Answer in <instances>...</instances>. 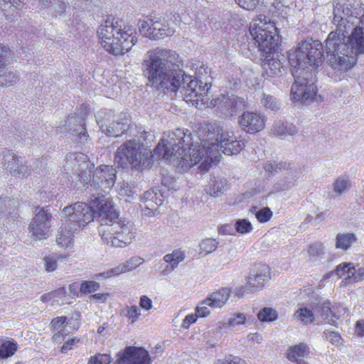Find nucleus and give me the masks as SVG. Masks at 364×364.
<instances>
[{
	"instance_id": "f257e3e1",
	"label": "nucleus",
	"mask_w": 364,
	"mask_h": 364,
	"mask_svg": "<svg viewBox=\"0 0 364 364\" xmlns=\"http://www.w3.org/2000/svg\"><path fill=\"white\" fill-rule=\"evenodd\" d=\"M323 62V45L318 41L306 39L289 50V63L295 80L290 95L293 102H305L314 98L316 68Z\"/></svg>"
},
{
	"instance_id": "f03ea898",
	"label": "nucleus",
	"mask_w": 364,
	"mask_h": 364,
	"mask_svg": "<svg viewBox=\"0 0 364 364\" xmlns=\"http://www.w3.org/2000/svg\"><path fill=\"white\" fill-rule=\"evenodd\" d=\"M188 132V130L176 129L165 134L155 149L156 154L162 155L183 171L201 161L200 171H207L214 161L213 158L206 153L207 146L203 148L200 136L199 141H193L191 134Z\"/></svg>"
},
{
	"instance_id": "7ed1b4c3",
	"label": "nucleus",
	"mask_w": 364,
	"mask_h": 364,
	"mask_svg": "<svg viewBox=\"0 0 364 364\" xmlns=\"http://www.w3.org/2000/svg\"><path fill=\"white\" fill-rule=\"evenodd\" d=\"M178 60V55L168 49L156 48L146 53L142 65L152 86L171 92L178 90L187 75L179 68Z\"/></svg>"
},
{
	"instance_id": "20e7f679",
	"label": "nucleus",
	"mask_w": 364,
	"mask_h": 364,
	"mask_svg": "<svg viewBox=\"0 0 364 364\" xmlns=\"http://www.w3.org/2000/svg\"><path fill=\"white\" fill-rule=\"evenodd\" d=\"M97 208V218L101 225L102 240L110 247H125L134 240L136 232L134 225L125 220H119V213L114 209L113 201L105 196H98L92 201Z\"/></svg>"
},
{
	"instance_id": "39448f33",
	"label": "nucleus",
	"mask_w": 364,
	"mask_h": 364,
	"mask_svg": "<svg viewBox=\"0 0 364 364\" xmlns=\"http://www.w3.org/2000/svg\"><path fill=\"white\" fill-rule=\"evenodd\" d=\"M344 34L331 31L326 41L329 61L333 70L346 71L357 61V55L364 54V29L360 24Z\"/></svg>"
},
{
	"instance_id": "423d86ee",
	"label": "nucleus",
	"mask_w": 364,
	"mask_h": 364,
	"mask_svg": "<svg viewBox=\"0 0 364 364\" xmlns=\"http://www.w3.org/2000/svg\"><path fill=\"white\" fill-rule=\"evenodd\" d=\"M97 36L101 46L114 55L129 52L137 42L135 28L116 18H108L102 23Z\"/></svg>"
},
{
	"instance_id": "0eeeda50",
	"label": "nucleus",
	"mask_w": 364,
	"mask_h": 364,
	"mask_svg": "<svg viewBox=\"0 0 364 364\" xmlns=\"http://www.w3.org/2000/svg\"><path fill=\"white\" fill-rule=\"evenodd\" d=\"M201 144L207 146L206 153L216 159L220 150L226 155L237 154L244 148L245 143L237 139L235 133L217 124H208L200 134Z\"/></svg>"
},
{
	"instance_id": "6e6552de",
	"label": "nucleus",
	"mask_w": 364,
	"mask_h": 364,
	"mask_svg": "<svg viewBox=\"0 0 364 364\" xmlns=\"http://www.w3.org/2000/svg\"><path fill=\"white\" fill-rule=\"evenodd\" d=\"M151 152L139 140L130 139L119 146L114 161L122 168L142 169L148 165Z\"/></svg>"
},
{
	"instance_id": "1a4fd4ad",
	"label": "nucleus",
	"mask_w": 364,
	"mask_h": 364,
	"mask_svg": "<svg viewBox=\"0 0 364 364\" xmlns=\"http://www.w3.org/2000/svg\"><path fill=\"white\" fill-rule=\"evenodd\" d=\"M249 30L259 51L269 52L277 45L279 38L277 28L274 22L266 16L259 15L254 18Z\"/></svg>"
},
{
	"instance_id": "9d476101",
	"label": "nucleus",
	"mask_w": 364,
	"mask_h": 364,
	"mask_svg": "<svg viewBox=\"0 0 364 364\" xmlns=\"http://www.w3.org/2000/svg\"><path fill=\"white\" fill-rule=\"evenodd\" d=\"M364 22V6L357 4L352 7L349 4L337 3L333 8V23L337 33L344 34Z\"/></svg>"
},
{
	"instance_id": "9b49d317",
	"label": "nucleus",
	"mask_w": 364,
	"mask_h": 364,
	"mask_svg": "<svg viewBox=\"0 0 364 364\" xmlns=\"http://www.w3.org/2000/svg\"><path fill=\"white\" fill-rule=\"evenodd\" d=\"M98 196H104L102 193L93 194L90 200V205L83 202H76L63 210L65 215L64 220L71 223L74 229H80L92 222L95 214L97 215V208L92 204V200Z\"/></svg>"
},
{
	"instance_id": "f8f14e48",
	"label": "nucleus",
	"mask_w": 364,
	"mask_h": 364,
	"mask_svg": "<svg viewBox=\"0 0 364 364\" xmlns=\"http://www.w3.org/2000/svg\"><path fill=\"white\" fill-rule=\"evenodd\" d=\"M183 84H186L183 87V100L189 105L199 107L202 105L208 107L210 99L208 97L209 90L211 88V84L209 82H203L201 80L193 79L192 76L186 75L183 78Z\"/></svg>"
},
{
	"instance_id": "ddd939ff",
	"label": "nucleus",
	"mask_w": 364,
	"mask_h": 364,
	"mask_svg": "<svg viewBox=\"0 0 364 364\" xmlns=\"http://www.w3.org/2000/svg\"><path fill=\"white\" fill-rule=\"evenodd\" d=\"M264 168L270 173H283L284 174V178L274 186L277 191H287L293 187L301 173L299 166L287 161L267 163Z\"/></svg>"
},
{
	"instance_id": "4468645a",
	"label": "nucleus",
	"mask_w": 364,
	"mask_h": 364,
	"mask_svg": "<svg viewBox=\"0 0 364 364\" xmlns=\"http://www.w3.org/2000/svg\"><path fill=\"white\" fill-rule=\"evenodd\" d=\"M246 107L245 100L234 94H220L208 102V107H215L226 117L235 115L239 110Z\"/></svg>"
},
{
	"instance_id": "2eb2a0df",
	"label": "nucleus",
	"mask_w": 364,
	"mask_h": 364,
	"mask_svg": "<svg viewBox=\"0 0 364 364\" xmlns=\"http://www.w3.org/2000/svg\"><path fill=\"white\" fill-rule=\"evenodd\" d=\"M52 215L48 210L41 209L33 218L28 225V231L37 240H45L51 234Z\"/></svg>"
},
{
	"instance_id": "dca6fc26",
	"label": "nucleus",
	"mask_w": 364,
	"mask_h": 364,
	"mask_svg": "<svg viewBox=\"0 0 364 364\" xmlns=\"http://www.w3.org/2000/svg\"><path fill=\"white\" fill-rule=\"evenodd\" d=\"M97 122L103 133L109 136L117 137L127 129L129 120L125 114L119 116L108 114L104 119Z\"/></svg>"
},
{
	"instance_id": "f3484780",
	"label": "nucleus",
	"mask_w": 364,
	"mask_h": 364,
	"mask_svg": "<svg viewBox=\"0 0 364 364\" xmlns=\"http://www.w3.org/2000/svg\"><path fill=\"white\" fill-rule=\"evenodd\" d=\"M114 364H151L149 352L144 348L127 346L119 351Z\"/></svg>"
},
{
	"instance_id": "a211bd4d",
	"label": "nucleus",
	"mask_w": 364,
	"mask_h": 364,
	"mask_svg": "<svg viewBox=\"0 0 364 364\" xmlns=\"http://www.w3.org/2000/svg\"><path fill=\"white\" fill-rule=\"evenodd\" d=\"M11 57V50L0 44V86L12 87L19 80V73L17 70L6 65L9 63V58Z\"/></svg>"
},
{
	"instance_id": "6ab92c4d",
	"label": "nucleus",
	"mask_w": 364,
	"mask_h": 364,
	"mask_svg": "<svg viewBox=\"0 0 364 364\" xmlns=\"http://www.w3.org/2000/svg\"><path fill=\"white\" fill-rule=\"evenodd\" d=\"M115 180V169L111 166L102 165L94 171L90 186L107 192L114 185Z\"/></svg>"
},
{
	"instance_id": "aec40b11",
	"label": "nucleus",
	"mask_w": 364,
	"mask_h": 364,
	"mask_svg": "<svg viewBox=\"0 0 364 364\" xmlns=\"http://www.w3.org/2000/svg\"><path fill=\"white\" fill-rule=\"evenodd\" d=\"M238 124L246 133L254 134L265 127L266 117L259 112L246 111L238 117Z\"/></svg>"
},
{
	"instance_id": "412c9836",
	"label": "nucleus",
	"mask_w": 364,
	"mask_h": 364,
	"mask_svg": "<svg viewBox=\"0 0 364 364\" xmlns=\"http://www.w3.org/2000/svg\"><path fill=\"white\" fill-rule=\"evenodd\" d=\"M274 51L275 48L269 52L259 51L260 56L263 58V68L268 77L281 76L285 70L279 58L280 55Z\"/></svg>"
},
{
	"instance_id": "4be33fe9",
	"label": "nucleus",
	"mask_w": 364,
	"mask_h": 364,
	"mask_svg": "<svg viewBox=\"0 0 364 364\" xmlns=\"http://www.w3.org/2000/svg\"><path fill=\"white\" fill-rule=\"evenodd\" d=\"M143 259L141 257H132L127 260L126 262L121 263L115 267L111 268L102 273L95 274V278L100 279L102 278L108 279L113 277H117L121 274L131 272L135 269L141 264H142Z\"/></svg>"
},
{
	"instance_id": "5701e85b",
	"label": "nucleus",
	"mask_w": 364,
	"mask_h": 364,
	"mask_svg": "<svg viewBox=\"0 0 364 364\" xmlns=\"http://www.w3.org/2000/svg\"><path fill=\"white\" fill-rule=\"evenodd\" d=\"M311 350L304 343H299L289 348L287 351V358L296 364H309L305 359L309 357Z\"/></svg>"
},
{
	"instance_id": "b1692460",
	"label": "nucleus",
	"mask_w": 364,
	"mask_h": 364,
	"mask_svg": "<svg viewBox=\"0 0 364 364\" xmlns=\"http://www.w3.org/2000/svg\"><path fill=\"white\" fill-rule=\"evenodd\" d=\"M247 322V315L242 312H233L225 319L218 323L220 331H229L234 330L239 326H245Z\"/></svg>"
},
{
	"instance_id": "393cba45",
	"label": "nucleus",
	"mask_w": 364,
	"mask_h": 364,
	"mask_svg": "<svg viewBox=\"0 0 364 364\" xmlns=\"http://www.w3.org/2000/svg\"><path fill=\"white\" fill-rule=\"evenodd\" d=\"M163 197L161 195L158 196L154 191H148L144 193L141 201L144 203V214L151 216L157 210L158 207L163 203Z\"/></svg>"
},
{
	"instance_id": "a878e982",
	"label": "nucleus",
	"mask_w": 364,
	"mask_h": 364,
	"mask_svg": "<svg viewBox=\"0 0 364 364\" xmlns=\"http://www.w3.org/2000/svg\"><path fill=\"white\" fill-rule=\"evenodd\" d=\"M269 269L266 264L259 265L255 274H252L248 278V287L252 288L255 291L262 289L264 283L269 279Z\"/></svg>"
},
{
	"instance_id": "bb28decb",
	"label": "nucleus",
	"mask_w": 364,
	"mask_h": 364,
	"mask_svg": "<svg viewBox=\"0 0 364 364\" xmlns=\"http://www.w3.org/2000/svg\"><path fill=\"white\" fill-rule=\"evenodd\" d=\"M83 119L81 118L77 120L75 117H71L66 122L65 128L60 127V132H70L73 136H76L80 142H83L87 140V134L85 132L84 124H82Z\"/></svg>"
},
{
	"instance_id": "cd10ccee",
	"label": "nucleus",
	"mask_w": 364,
	"mask_h": 364,
	"mask_svg": "<svg viewBox=\"0 0 364 364\" xmlns=\"http://www.w3.org/2000/svg\"><path fill=\"white\" fill-rule=\"evenodd\" d=\"M77 230V229L73 228L71 223L64 220L58 230L56 237L57 244L62 247H70L73 245L74 235Z\"/></svg>"
},
{
	"instance_id": "c85d7f7f",
	"label": "nucleus",
	"mask_w": 364,
	"mask_h": 364,
	"mask_svg": "<svg viewBox=\"0 0 364 364\" xmlns=\"http://www.w3.org/2000/svg\"><path fill=\"white\" fill-rule=\"evenodd\" d=\"M231 295V290L229 288H221L210 294L206 299L205 302L208 306L214 309H221L228 302Z\"/></svg>"
},
{
	"instance_id": "c756f323",
	"label": "nucleus",
	"mask_w": 364,
	"mask_h": 364,
	"mask_svg": "<svg viewBox=\"0 0 364 364\" xmlns=\"http://www.w3.org/2000/svg\"><path fill=\"white\" fill-rule=\"evenodd\" d=\"M55 18L63 16L68 8L65 2L61 0H38Z\"/></svg>"
},
{
	"instance_id": "7c9ffc66",
	"label": "nucleus",
	"mask_w": 364,
	"mask_h": 364,
	"mask_svg": "<svg viewBox=\"0 0 364 364\" xmlns=\"http://www.w3.org/2000/svg\"><path fill=\"white\" fill-rule=\"evenodd\" d=\"M154 38V40L162 39L167 36H171L175 33L173 23H168L164 20H156Z\"/></svg>"
},
{
	"instance_id": "2f4dec72",
	"label": "nucleus",
	"mask_w": 364,
	"mask_h": 364,
	"mask_svg": "<svg viewBox=\"0 0 364 364\" xmlns=\"http://www.w3.org/2000/svg\"><path fill=\"white\" fill-rule=\"evenodd\" d=\"M318 319L326 321L331 325L336 326V319L332 318L333 309L328 302H324L313 307Z\"/></svg>"
},
{
	"instance_id": "473e14b6",
	"label": "nucleus",
	"mask_w": 364,
	"mask_h": 364,
	"mask_svg": "<svg viewBox=\"0 0 364 364\" xmlns=\"http://www.w3.org/2000/svg\"><path fill=\"white\" fill-rule=\"evenodd\" d=\"M352 269L353 263H341L336 267L334 272H331L323 275V279L330 278L332 275L336 274L339 278H343L342 282H344L346 284H349L350 273H352Z\"/></svg>"
},
{
	"instance_id": "72a5a7b5",
	"label": "nucleus",
	"mask_w": 364,
	"mask_h": 364,
	"mask_svg": "<svg viewBox=\"0 0 364 364\" xmlns=\"http://www.w3.org/2000/svg\"><path fill=\"white\" fill-rule=\"evenodd\" d=\"M316 318L314 310L306 306L299 308L294 314V319L303 325L313 323Z\"/></svg>"
},
{
	"instance_id": "f704fd0d",
	"label": "nucleus",
	"mask_w": 364,
	"mask_h": 364,
	"mask_svg": "<svg viewBox=\"0 0 364 364\" xmlns=\"http://www.w3.org/2000/svg\"><path fill=\"white\" fill-rule=\"evenodd\" d=\"M272 131L275 135L286 136L295 134L297 132V129L292 124L277 121L274 122Z\"/></svg>"
},
{
	"instance_id": "c9c22d12",
	"label": "nucleus",
	"mask_w": 364,
	"mask_h": 364,
	"mask_svg": "<svg viewBox=\"0 0 364 364\" xmlns=\"http://www.w3.org/2000/svg\"><path fill=\"white\" fill-rule=\"evenodd\" d=\"M21 159L16 156L14 153L7 151L4 155V166L11 173H19Z\"/></svg>"
},
{
	"instance_id": "e433bc0d",
	"label": "nucleus",
	"mask_w": 364,
	"mask_h": 364,
	"mask_svg": "<svg viewBox=\"0 0 364 364\" xmlns=\"http://www.w3.org/2000/svg\"><path fill=\"white\" fill-rule=\"evenodd\" d=\"M68 258L67 255L52 253L46 256L43 259V264L46 271L50 272L55 271L58 267V262H63Z\"/></svg>"
},
{
	"instance_id": "4c0bfd02",
	"label": "nucleus",
	"mask_w": 364,
	"mask_h": 364,
	"mask_svg": "<svg viewBox=\"0 0 364 364\" xmlns=\"http://www.w3.org/2000/svg\"><path fill=\"white\" fill-rule=\"evenodd\" d=\"M356 240V237L353 233L338 234L336 236V248L343 250H348Z\"/></svg>"
},
{
	"instance_id": "58836bf2",
	"label": "nucleus",
	"mask_w": 364,
	"mask_h": 364,
	"mask_svg": "<svg viewBox=\"0 0 364 364\" xmlns=\"http://www.w3.org/2000/svg\"><path fill=\"white\" fill-rule=\"evenodd\" d=\"M156 20L149 19L148 21H141L139 24V31L144 37L148 38L151 40H154Z\"/></svg>"
},
{
	"instance_id": "ea45409f",
	"label": "nucleus",
	"mask_w": 364,
	"mask_h": 364,
	"mask_svg": "<svg viewBox=\"0 0 364 364\" xmlns=\"http://www.w3.org/2000/svg\"><path fill=\"white\" fill-rule=\"evenodd\" d=\"M350 187V181L346 176L338 177L333 183V191L338 196L346 193Z\"/></svg>"
},
{
	"instance_id": "a19ab883",
	"label": "nucleus",
	"mask_w": 364,
	"mask_h": 364,
	"mask_svg": "<svg viewBox=\"0 0 364 364\" xmlns=\"http://www.w3.org/2000/svg\"><path fill=\"white\" fill-rule=\"evenodd\" d=\"M185 258L184 252L181 250H173L171 253L164 257V260L171 266L172 269L176 268L178 264Z\"/></svg>"
},
{
	"instance_id": "79ce46f5",
	"label": "nucleus",
	"mask_w": 364,
	"mask_h": 364,
	"mask_svg": "<svg viewBox=\"0 0 364 364\" xmlns=\"http://www.w3.org/2000/svg\"><path fill=\"white\" fill-rule=\"evenodd\" d=\"M324 253V247L321 242L311 244L306 250V257L310 261L320 258Z\"/></svg>"
},
{
	"instance_id": "37998d69",
	"label": "nucleus",
	"mask_w": 364,
	"mask_h": 364,
	"mask_svg": "<svg viewBox=\"0 0 364 364\" xmlns=\"http://www.w3.org/2000/svg\"><path fill=\"white\" fill-rule=\"evenodd\" d=\"M257 318L262 322H272L278 318V314L272 308L264 307L259 311Z\"/></svg>"
},
{
	"instance_id": "c03bdc74",
	"label": "nucleus",
	"mask_w": 364,
	"mask_h": 364,
	"mask_svg": "<svg viewBox=\"0 0 364 364\" xmlns=\"http://www.w3.org/2000/svg\"><path fill=\"white\" fill-rule=\"evenodd\" d=\"M18 344L14 341H8L0 346V358L12 356L17 350Z\"/></svg>"
},
{
	"instance_id": "a18cd8bd",
	"label": "nucleus",
	"mask_w": 364,
	"mask_h": 364,
	"mask_svg": "<svg viewBox=\"0 0 364 364\" xmlns=\"http://www.w3.org/2000/svg\"><path fill=\"white\" fill-rule=\"evenodd\" d=\"M260 102L263 107L271 111H277L280 108L279 102L271 95L263 94Z\"/></svg>"
},
{
	"instance_id": "49530a36",
	"label": "nucleus",
	"mask_w": 364,
	"mask_h": 364,
	"mask_svg": "<svg viewBox=\"0 0 364 364\" xmlns=\"http://www.w3.org/2000/svg\"><path fill=\"white\" fill-rule=\"evenodd\" d=\"M123 313L131 323H135L141 316V310L136 305L126 306Z\"/></svg>"
},
{
	"instance_id": "de8ad7c7",
	"label": "nucleus",
	"mask_w": 364,
	"mask_h": 364,
	"mask_svg": "<svg viewBox=\"0 0 364 364\" xmlns=\"http://www.w3.org/2000/svg\"><path fill=\"white\" fill-rule=\"evenodd\" d=\"M55 305H61L65 304H70V298L68 296L66 290L64 287L57 289L52 291Z\"/></svg>"
},
{
	"instance_id": "09e8293b",
	"label": "nucleus",
	"mask_w": 364,
	"mask_h": 364,
	"mask_svg": "<svg viewBox=\"0 0 364 364\" xmlns=\"http://www.w3.org/2000/svg\"><path fill=\"white\" fill-rule=\"evenodd\" d=\"M235 228L236 232L244 235L252 231L253 227L250 221L246 219H238L235 221Z\"/></svg>"
},
{
	"instance_id": "8fccbe9b",
	"label": "nucleus",
	"mask_w": 364,
	"mask_h": 364,
	"mask_svg": "<svg viewBox=\"0 0 364 364\" xmlns=\"http://www.w3.org/2000/svg\"><path fill=\"white\" fill-rule=\"evenodd\" d=\"M112 361V358L109 354L97 353L89 358L87 364H110Z\"/></svg>"
},
{
	"instance_id": "3c124183",
	"label": "nucleus",
	"mask_w": 364,
	"mask_h": 364,
	"mask_svg": "<svg viewBox=\"0 0 364 364\" xmlns=\"http://www.w3.org/2000/svg\"><path fill=\"white\" fill-rule=\"evenodd\" d=\"M218 247V242L212 238H206L200 244V250L205 254L214 252Z\"/></svg>"
},
{
	"instance_id": "603ef678",
	"label": "nucleus",
	"mask_w": 364,
	"mask_h": 364,
	"mask_svg": "<svg viewBox=\"0 0 364 364\" xmlns=\"http://www.w3.org/2000/svg\"><path fill=\"white\" fill-rule=\"evenodd\" d=\"M118 193L122 197L132 198L134 194V187L129 183L123 181L119 184Z\"/></svg>"
},
{
	"instance_id": "864d4df0",
	"label": "nucleus",
	"mask_w": 364,
	"mask_h": 364,
	"mask_svg": "<svg viewBox=\"0 0 364 364\" xmlns=\"http://www.w3.org/2000/svg\"><path fill=\"white\" fill-rule=\"evenodd\" d=\"M100 284L95 281L83 282L80 288V291L83 294L95 292L100 289Z\"/></svg>"
},
{
	"instance_id": "5fc2aeb1",
	"label": "nucleus",
	"mask_w": 364,
	"mask_h": 364,
	"mask_svg": "<svg viewBox=\"0 0 364 364\" xmlns=\"http://www.w3.org/2000/svg\"><path fill=\"white\" fill-rule=\"evenodd\" d=\"M351 272L349 284L360 282L364 280V267H358L356 269L353 264Z\"/></svg>"
},
{
	"instance_id": "6e6d98bb",
	"label": "nucleus",
	"mask_w": 364,
	"mask_h": 364,
	"mask_svg": "<svg viewBox=\"0 0 364 364\" xmlns=\"http://www.w3.org/2000/svg\"><path fill=\"white\" fill-rule=\"evenodd\" d=\"M223 187L222 183L215 179L212 180L207 189V193L212 196L217 197L222 193Z\"/></svg>"
},
{
	"instance_id": "4d7b16f0",
	"label": "nucleus",
	"mask_w": 364,
	"mask_h": 364,
	"mask_svg": "<svg viewBox=\"0 0 364 364\" xmlns=\"http://www.w3.org/2000/svg\"><path fill=\"white\" fill-rule=\"evenodd\" d=\"M255 216L259 223H267L271 219L272 216V212L270 208H264L257 211Z\"/></svg>"
},
{
	"instance_id": "13d9d810",
	"label": "nucleus",
	"mask_w": 364,
	"mask_h": 364,
	"mask_svg": "<svg viewBox=\"0 0 364 364\" xmlns=\"http://www.w3.org/2000/svg\"><path fill=\"white\" fill-rule=\"evenodd\" d=\"M210 307L205 299L203 300L196 308V314L198 317L205 318L210 315V311L208 309Z\"/></svg>"
},
{
	"instance_id": "bf43d9fd",
	"label": "nucleus",
	"mask_w": 364,
	"mask_h": 364,
	"mask_svg": "<svg viewBox=\"0 0 364 364\" xmlns=\"http://www.w3.org/2000/svg\"><path fill=\"white\" fill-rule=\"evenodd\" d=\"M260 0H235V2L246 10H254Z\"/></svg>"
},
{
	"instance_id": "052dcab7",
	"label": "nucleus",
	"mask_w": 364,
	"mask_h": 364,
	"mask_svg": "<svg viewBox=\"0 0 364 364\" xmlns=\"http://www.w3.org/2000/svg\"><path fill=\"white\" fill-rule=\"evenodd\" d=\"M198 316L196 314H188L183 320L181 323V328L183 329H188L191 324L195 323L197 321Z\"/></svg>"
},
{
	"instance_id": "680f3d73",
	"label": "nucleus",
	"mask_w": 364,
	"mask_h": 364,
	"mask_svg": "<svg viewBox=\"0 0 364 364\" xmlns=\"http://www.w3.org/2000/svg\"><path fill=\"white\" fill-rule=\"evenodd\" d=\"M109 296L110 294L109 293H97L90 295L89 299L90 301H95L98 303L103 304L107 301Z\"/></svg>"
},
{
	"instance_id": "e2e57ef3",
	"label": "nucleus",
	"mask_w": 364,
	"mask_h": 364,
	"mask_svg": "<svg viewBox=\"0 0 364 364\" xmlns=\"http://www.w3.org/2000/svg\"><path fill=\"white\" fill-rule=\"evenodd\" d=\"M139 306L142 309L149 311L153 307L152 300L147 296L143 295L140 297Z\"/></svg>"
},
{
	"instance_id": "0e129e2a",
	"label": "nucleus",
	"mask_w": 364,
	"mask_h": 364,
	"mask_svg": "<svg viewBox=\"0 0 364 364\" xmlns=\"http://www.w3.org/2000/svg\"><path fill=\"white\" fill-rule=\"evenodd\" d=\"M67 320V317L65 316H60L55 318H53L50 323V328L53 331H56L60 329L63 325L65 323Z\"/></svg>"
},
{
	"instance_id": "69168bd1",
	"label": "nucleus",
	"mask_w": 364,
	"mask_h": 364,
	"mask_svg": "<svg viewBox=\"0 0 364 364\" xmlns=\"http://www.w3.org/2000/svg\"><path fill=\"white\" fill-rule=\"evenodd\" d=\"M252 288L248 287V282L245 286L237 287L235 289V294L238 298L244 297L247 294L253 292Z\"/></svg>"
},
{
	"instance_id": "338daca9",
	"label": "nucleus",
	"mask_w": 364,
	"mask_h": 364,
	"mask_svg": "<svg viewBox=\"0 0 364 364\" xmlns=\"http://www.w3.org/2000/svg\"><path fill=\"white\" fill-rule=\"evenodd\" d=\"M247 85L250 88L257 89L259 85V80L255 76V73H251L249 75V78L246 80Z\"/></svg>"
},
{
	"instance_id": "774afa93",
	"label": "nucleus",
	"mask_w": 364,
	"mask_h": 364,
	"mask_svg": "<svg viewBox=\"0 0 364 364\" xmlns=\"http://www.w3.org/2000/svg\"><path fill=\"white\" fill-rule=\"evenodd\" d=\"M214 364H245L240 358L235 357L232 358L218 360Z\"/></svg>"
}]
</instances>
